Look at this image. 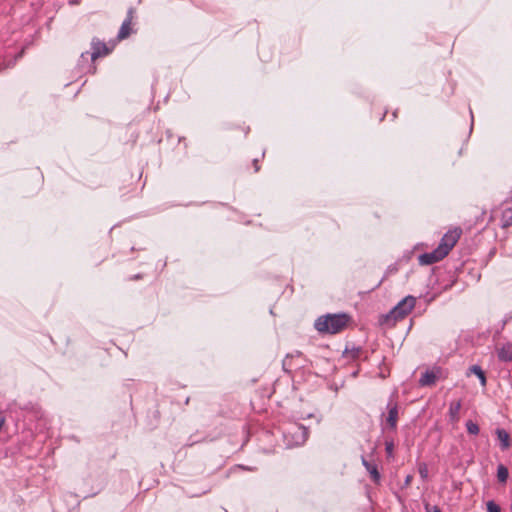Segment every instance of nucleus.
Masks as SVG:
<instances>
[{"label":"nucleus","mask_w":512,"mask_h":512,"mask_svg":"<svg viewBox=\"0 0 512 512\" xmlns=\"http://www.w3.org/2000/svg\"><path fill=\"white\" fill-rule=\"evenodd\" d=\"M88 56H89V53H88V52H86V53H82V54H81V58H82V59H87V58H88Z\"/></svg>","instance_id":"b1692460"},{"label":"nucleus","mask_w":512,"mask_h":512,"mask_svg":"<svg viewBox=\"0 0 512 512\" xmlns=\"http://www.w3.org/2000/svg\"><path fill=\"white\" fill-rule=\"evenodd\" d=\"M388 414L385 419L384 429L396 430L399 416L398 404L390 400L387 404Z\"/></svg>","instance_id":"39448f33"},{"label":"nucleus","mask_w":512,"mask_h":512,"mask_svg":"<svg viewBox=\"0 0 512 512\" xmlns=\"http://www.w3.org/2000/svg\"><path fill=\"white\" fill-rule=\"evenodd\" d=\"M92 52L90 54V58L95 60L99 57L106 56L110 53V49L107 47L106 43L94 38L91 42Z\"/></svg>","instance_id":"6e6552de"},{"label":"nucleus","mask_w":512,"mask_h":512,"mask_svg":"<svg viewBox=\"0 0 512 512\" xmlns=\"http://www.w3.org/2000/svg\"><path fill=\"white\" fill-rule=\"evenodd\" d=\"M350 317L345 314H327L320 316L315 321V329L320 333L336 334L348 325Z\"/></svg>","instance_id":"f257e3e1"},{"label":"nucleus","mask_w":512,"mask_h":512,"mask_svg":"<svg viewBox=\"0 0 512 512\" xmlns=\"http://www.w3.org/2000/svg\"><path fill=\"white\" fill-rule=\"evenodd\" d=\"M512 225V205H501V227L507 228Z\"/></svg>","instance_id":"9b49d317"},{"label":"nucleus","mask_w":512,"mask_h":512,"mask_svg":"<svg viewBox=\"0 0 512 512\" xmlns=\"http://www.w3.org/2000/svg\"><path fill=\"white\" fill-rule=\"evenodd\" d=\"M495 434L500 441V447L502 450H507L511 446V438L505 429L497 428Z\"/></svg>","instance_id":"f8f14e48"},{"label":"nucleus","mask_w":512,"mask_h":512,"mask_svg":"<svg viewBox=\"0 0 512 512\" xmlns=\"http://www.w3.org/2000/svg\"><path fill=\"white\" fill-rule=\"evenodd\" d=\"M460 235H461L460 229H454V230L448 231L442 237L438 247L444 252V254L448 255L450 250L455 246V244L459 240Z\"/></svg>","instance_id":"20e7f679"},{"label":"nucleus","mask_w":512,"mask_h":512,"mask_svg":"<svg viewBox=\"0 0 512 512\" xmlns=\"http://www.w3.org/2000/svg\"><path fill=\"white\" fill-rule=\"evenodd\" d=\"M442 370L440 367H433L422 373L419 379V385L421 387L433 386L436 381L440 378Z\"/></svg>","instance_id":"423d86ee"},{"label":"nucleus","mask_w":512,"mask_h":512,"mask_svg":"<svg viewBox=\"0 0 512 512\" xmlns=\"http://www.w3.org/2000/svg\"><path fill=\"white\" fill-rule=\"evenodd\" d=\"M253 165H254L255 172H258V171H259V169H260V167H259V165H258V161H257V160H254V161H253Z\"/></svg>","instance_id":"4be33fe9"},{"label":"nucleus","mask_w":512,"mask_h":512,"mask_svg":"<svg viewBox=\"0 0 512 512\" xmlns=\"http://www.w3.org/2000/svg\"><path fill=\"white\" fill-rule=\"evenodd\" d=\"M497 357L501 362H511L512 361V343L507 342L496 348Z\"/></svg>","instance_id":"1a4fd4ad"},{"label":"nucleus","mask_w":512,"mask_h":512,"mask_svg":"<svg viewBox=\"0 0 512 512\" xmlns=\"http://www.w3.org/2000/svg\"><path fill=\"white\" fill-rule=\"evenodd\" d=\"M292 430L289 433L295 437L294 444L295 445H301L303 444L308 437V431L307 429L302 425H294L292 426Z\"/></svg>","instance_id":"9d476101"},{"label":"nucleus","mask_w":512,"mask_h":512,"mask_svg":"<svg viewBox=\"0 0 512 512\" xmlns=\"http://www.w3.org/2000/svg\"><path fill=\"white\" fill-rule=\"evenodd\" d=\"M416 298L413 296H407L402 299L390 312L391 317L394 320L403 319L407 316L415 307Z\"/></svg>","instance_id":"f03ea898"},{"label":"nucleus","mask_w":512,"mask_h":512,"mask_svg":"<svg viewBox=\"0 0 512 512\" xmlns=\"http://www.w3.org/2000/svg\"><path fill=\"white\" fill-rule=\"evenodd\" d=\"M461 409V401H453L449 405V416L453 421L458 420Z\"/></svg>","instance_id":"4468645a"},{"label":"nucleus","mask_w":512,"mask_h":512,"mask_svg":"<svg viewBox=\"0 0 512 512\" xmlns=\"http://www.w3.org/2000/svg\"><path fill=\"white\" fill-rule=\"evenodd\" d=\"M362 464L366 468L368 473L370 474L371 479L375 483H378L380 481L381 476L377 469L376 464L369 462L365 457H362Z\"/></svg>","instance_id":"ddd939ff"},{"label":"nucleus","mask_w":512,"mask_h":512,"mask_svg":"<svg viewBox=\"0 0 512 512\" xmlns=\"http://www.w3.org/2000/svg\"><path fill=\"white\" fill-rule=\"evenodd\" d=\"M385 450H386V453L389 457H391L393 455V451H394V443H393V440H386L385 441Z\"/></svg>","instance_id":"6ab92c4d"},{"label":"nucleus","mask_w":512,"mask_h":512,"mask_svg":"<svg viewBox=\"0 0 512 512\" xmlns=\"http://www.w3.org/2000/svg\"><path fill=\"white\" fill-rule=\"evenodd\" d=\"M135 17H136V10L133 7H130L127 11L126 18L123 21V23L119 29V32L117 35L118 40H124V39L128 38L133 33V25H134Z\"/></svg>","instance_id":"7ed1b4c3"},{"label":"nucleus","mask_w":512,"mask_h":512,"mask_svg":"<svg viewBox=\"0 0 512 512\" xmlns=\"http://www.w3.org/2000/svg\"><path fill=\"white\" fill-rule=\"evenodd\" d=\"M425 511L426 512H441V510L438 506H431L429 503L425 504Z\"/></svg>","instance_id":"aec40b11"},{"label":"nucleus","mask_w":512,"mask_h":512,"mask_svg":"<svg viewBox=\"0 0 512 512\" xmlns=\"http://www.w3.org/2000/svg\"><path fill=\"white\" fill-rule=\"evenodd\" d=\"M4 422H5L4 417L0 416V430L2 429V427L4 425Z\"/></svg>","instance_id":"5701e85b"},{"label":"nucleus","mask_w":512,"mask_h":512,"mask_svg":"<svg viewBox=\"0 0 512 512\" xmlns=\"http://www.w3.org/2000/svg\"><path fill=\"white\" fill-rule=\"evenodd\" d=\"M292 357H293V355H292V354H291V355H290V354H288V355L286 356V358L284 359V361H283V368H284V370L288 371V368H287V367H288V366H290V362H289V360H290Z\"/></svg>","instance_id":"412c9836"},{"label":"nucleus","mask_w":512,"mask_h":512,"mask_svg":"<svg viewBox=\"0 0 512 512\" xmlns=\"http://www.w3.org/2000/svg\"><path fill=\"white\" fill-rule=\"evenodd\" d=\"M139 278H140V275L137 274V275L133 276L131 279H139Z\"/></svg>","instance_id":"393cba45"},{"label":"nucleus","mask_w":512,"mask_h":512,"mask_svg":"<svg viewBox=\"0 0 512 512\" xmlns=\"http://www.w3.org/2000/svg\"><path fill=\"white\" fill-rule=\"evenodd\" d=\"M470 371H471V373L475 374L479 378L482 386L486 385V376L480 366L473 365L470 367Z\"/></svg>","instance_id":"2eb2a0df"},{"label":"nucleus","mask_w":512,"mask_h":512,"mask_svg":"<svg viewBox=\"0 0 512 512\" xmlns=\"http://www.w3.org/2000/svg\"><path fill=\"white\" fill-rule=\"evenodd\" d=\"M487 511L488 512H501V509H500V506L498 504H496L494 501H488Z\"/></svg>","instance_id":"a211bd4d"},{"label":"nucleus","mask_w":512,"mask_h":512,"mask_svg":"<svg viewBox=\"0 0 512 512\" xmlns=\"http://www.w3.org/2000/svg\"><path fill=\"white\" fill-rule=\"evenodd\" d=\"M2 69H3V67H2V66H0V71H1Z\"/></svg>","instance_id":"a878e982"},{"label":"nucleus","mask_w":512,"mask_h":512,"mask_svg":"<svg viewBox=\"0 0 512 512\" xmlns=\"http://www.w3.org/2000/svg\"><path fill=\"white\" fill-rule=\"evenodd\" d=\"M447 255L437 246L433 251L419 255L418 262L420 265H431L441 261Z\"/></svg>","instance_id":"0eeeda50"},{"label":"nucleus","mask_w":512,"mask_h":512,"mask_svg":"<svg viewBox=\"0 0 512 512\" xmlns=\"http://www.w3.org/2000/svg\"><path fill=\"white\" fill-rule=\"evenodd\" d=\"M509 472L508 469L503 465L500 464L497 467V479L501 483H505L508 479Z\"/></svg>","instance_id":"dca6fc26"},{"label":"nucleus","mask_w":512,"mask_h":512,"mask_svg":"<svg viewBox=\"0 0 512 512\" xmlns=\"http://www.w3.org/2000/svg\"><path fill=\"white\" fill-rule=\"evenodd\" d=\"M466 429L469 434L477 435L479 433V426L477 423L472 420H468L466 422Z\"/></svg>","instance_id":"f3484780"}]
</instances>
